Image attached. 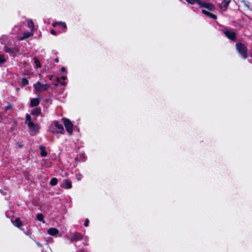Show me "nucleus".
<instances>
[{"instance_id": "1", "label": "nucleus", "mask_w": 252, "mask_h": 252, "mask_svg": "<svg viewBox=\"0 0 252 252\" xmlns=\"http://www.w3.org/2000/svg\"><path fill=\"white\" fill-rule=\"evenodd\" d=\"M25 123L27 125L30 132L36 133L38 131L39 126L32 121L31 117L29 114L26 115Z\"/></svg>"}, {"instance_id": "2", "label": "nucleus", "mask_w": 252, "mask_h": 252, "mask_svg": "<svg viewBox=\"0 0 252 252\" xmlns=\"http://www.w3.org/2000/svg\"><path fill=\"white\" fill-rule=\"evenodd\" d=\"M34 88V92L37 94L47 91L50 87V85L48 83L42 84L39 81H37L33 85Z\"/></svg>"}, {"instance_id": "3", "label": "nucleus", "mask_w": 252, "mask_h": 252, "mask_svg": "<svg viewBox=\"0 0 252 252\" xmlns=\"http://www.w3.org/2000/svg\"><path fill=\"white\" fill-rule=\"evenodd\" d=\"M236 48L242 58L245 59L247 58V48L246 46L241 43H238L236 44Z\"/></svg>"}, {"instance_id": "4", "label": "nucleus", "mask_w": 252, "mask_h": 252, "mask_svg": "<svg viewBox=\"0 0 252 252\" xmlns=\"http://www.w3.org/2000/svg\"><path fill=\"white\" fill-rule=\"evenodd\" d=\"M51 131L54 133H63L64 128L58 122H54L51 127Z\"/></svg>"}, {"instance_id": "5", "label": "nucleus", "mask_w": 252, "mask_h": 252, "mask_svg": "<svg viewBox=\"0 0 252 252\" xmlns=\"http://www.w3.org/2000/svg\"><path fill=\"white\" fill-rule=\"evenodd\" d=\"M63 121L68 133L71 135L73 132V124L69 120L66 118H63Z\"/></svg>"}, {"instance_id": "6", "label": "nucleus", "mask_w": 252, "mask_h": 252, "mask_svg": "<svg viewBox=\"0 0 252 252\" xmlns=\"http://www.w3.org/2000/svg\"><path fill=\"white\" fill-rule=\"evenodd\" d=\"M198 4L200 7H204L207 8L208 10L213 11L215 9V7L213 4L209 2H205L200 1H198Z\"/></svg>"}, {"instance_id": "7", "label": "nucleus", "mask_w": 252, "mask_h": 252, "mask_svg": "<svg viewBox=\"0 0 252 252\" xmlns=\"http://www.w3.org/2000/svg\"><path fill=\"white\" fill-rule=\"evenodd\" d=\"M67 238L70 240L71 242H73L81 240L83 238V235L78 232H75L72 233L70 237H67Z\"/></svg>"}, {"instance_id": "8", "label": "nucleus", "mask_w": 252, "mask_h": 252, "mask_svg": "<svg viewBox=\"0 0 252 252\" xmlns=\"http://www.w3.org/2000/svg\"><path fill=\"white\" fill-rule=\"evenodd\" d=\"M223 32L226 37L231 40H234L236 38L235 32L231 30H226Z\"/></svg>"}, {"instance_id": "9", "label": "nucleus", "mask_w": 252, "mask_h": 252, "mask_svg": "<svg viewBox=\"0 0 252 252\" xmlns=\"http://www.w3.org/2000/svg\"><path fill=\"white\" fill-rule=\"evenodd\" d=\"M4 51L7 53H11L13 56L15 55L19 51V48L15 47L13 48H9L5 47Z\"/></svg>"}, {"instance_id": "10", "label": "nucleus", "mask_w": 252, "mask_h": 252, "mask_svg": "<svg viewBox=\"0 0 252 252\" xmlns=\"http://www.w3.org/2000/svg\"><path fill=\"white\" fill-rule=\"evenodd\" d=\"M61 187L65 189H69L72 188V183L70 180L65 179L63 181Z\"/></svg>"}, {"instance_id": "11", "label": "nucleus", "mask_w": 252, "mask_h": 252, "mask_svg": "<svg viewBox=\"0 0 252 252\" xmlns=\"http://www.w3.org/2000/svg\"><path fill=\"white\" fill-rule=\"evenodd\" d=\"M40 101L38 98H32L31 100L30 105L32 107L37 106L39 104Z\"/></svg>"}, {"instance_id": "12", "label": "nucleus", "mask_w": 252, "mask_h": 252, "mask_svg": "<svg viewBox=\"0 0 252 252\" xmlns=\"http://www.w3.org/2000/svg\"><path fill=\"white\" fill-rule=\"evenodd\" d=\"M48 233L50 235L55 236L59 233V231L55 228H50L48 230Z\"/></svg>"}, {"instance_id": "13", "label": "nucleus", "mask_w": 252, "mask_h": 252, "mask_svg": "<svg viewBox=\"0 0 252 252\" xmlns=\"http://www.w3.org/2000/svg\"><path fill=\"white\" fill-rule=\"evenodd\" d=\"M202 12L203 14H204L205 15H206V16H208V17H210V18H212V19H213L214 20L217 19V16L215 15H214V14H212V13L207 11L206 10L202 9Z\"/></svg>"}, {"instance_id": "14", "label": "nucleus", "mask_w": 252, "mask_h": 252, "mask_svg": "<svg viewBox=\"0 0 252 252\" xmlns=\"http://www.w3.org/2000/svg\"><path fill=\"white\" fill-rule=\"evenodd\" d=\"M202 12L203 14H204L205 15H206V16H208V17H210V18H212V19H213L214 20L217 19V16L215 15H214V14H212V13L207 11L206 10L202 9Z\"/></svg>"}, {"instance_id": "15", "label": "nucleus", "mask_w": 252, "mask_h": 252, "mask_svg": "<svg viewBox=\"0 0 252 252\" xmlns=\"http://www.w3.org/2000/svg\"><path fill=\"white\" fill-rule=\"evenodd\" d=\"M33 35V31L31 32H25L23 33V36L20 38V40H23L25 38H28Z\"/></svg>"}, {"instance_id": "16", "label": "nucleus", "mask_w": 252, "mask_h": 252, "mask_svg": "<svg viewBox=\"0 0 252 252\" xmlns=\"http://www.w3.org/2000/svg\"><path fill=\"white\" fill-rule=\"evenodd\" d=\"M13 223L15 226L18 227H20L22 225V222L19 218H16L15 220L13 221Z\"/></svg>"}, {"instance_id": "17", "label": "nucleus", "mask_w": 252, "mask_h": 252, "mask_svg": "<svg viewBox=\"0 0 252 252\" xmlns=\"http://www.w3.org/2000/svg\"><path fill=\"white\" fill-rule=\"evenodd\" d=\"M41 110L38 108H35L32 110V114L33 115L38 116L40 114Z\"/></svg>"}, {"instance_id": "18", "label": "nucleus", "mask_w": 252, "mask_h": 252, "mask_svg": "<svg viewBox=\"0 0 252 252\" xmlns=\"http://www.w3.org/2000/svg\"><path fill=\"white\" fill-rule=\"evenodd\" d=\"M28 26L31 29V31H33L34 29V24L33 22L31 20L27 21Z\"/></svg>"}, {"instance_id": "19", "label": "nucleus", "mask_w": 252, "mask_h": 252, "mask_svg": "<svg viewBox=\"0 0 252 252\" xmlns=\"http://www.w3.org/2000/svg\"><path fill=\"white\" fill-rule=\"evenodd\" d=\"M58 180L56 178H53L51 179L50 184L51 185L54 186L57 184Z\"/></svg>"}, {"instance_id": "20", "label": "nucleus", "mask_w": 252, "mask_h": 252, "mask_svg": "<svg viewBox=\"0 0 252 252\" xmlns=\"http://www.w3.org/2000/svg\"><path fill=\"white\" fill-rule=\"evenodd\" d=\"M37 219L42 221L43 223H45V221L43 220V215L42 214H38L36 216Z\"/></svg>"}, {"instance_id": "21", "label": "nucleus", "mask_w": 252, "mask_h": 252, "mask_svg": "<svg viewBox=\"0 0 252 252\" xmlns=\"http://www.w3.org/2000/svg\"><path fill=\"white\" fill-rule=\"evenodd\" d=\"M40 149L41 151V155L42 157H46L47 155V153L45 151V148L44 147H41Z\"/></svg>"}, {"instance_id": "22", "label": "nucleus", "mask_w": 252, "mask_h": 252, "mask_svg": "<svg viewBox=\"0 0 252 252\" xmlns=\"http://www.w3.org/2000/svg\"><path fill=\"white\" fill-rule=\"evenodd\" d=\"M28 83H29V81L27 78H24L22 79V80L21 81V84L22 85L26 86L27 84H28Z\"/></svg>"}, {"instance_id": "23", "label": "nucleus", "mask_w": 252, "mask_h": 252, "mask_svg": "<svg viewBox=\"0 0 252 252\" xmlns=\"http://www.w3.org/2000/svg\"><path fill=\"white\" fill-rule=\"evenodd\" d=\"M6 60L4 58V55H0V63H2L5 62Z\"/></svg>"}, {"instance_id": "24", "label": "nucleus", "mask_w": 252, "mask_h": 252, "mask_svg": "<svg viewBox=\"0 0 252 252\" xmlns=\"http://www.w3.org/2000/svg\"><path fill=\"white\" fill-rule=\"evenodd\" d=\"M189 3L191 4H194L195 2H196L198 4V1H200V0H186Z\"/></svg>"}, {"instance_id": "25", "label": "nucleus", "mask_w": 252, "mask_h": 252, "mask_svg": "<svg viewBox=\"0 0 252 252\" xmlns=\"http://www.w3.org/2000/svg\"><path fill=\"white\" fill-rule=\"evenodd\" d=\"M34 63H35L37 67H40V62H39V61L38 60L35 59H34Z\"/></svg>"}, {"instance_id": "26", "label": "nucleus", "mask_w": 252, "mask_h": 252, "mask_svg": "<svg viewBox=\"0 0 252 252\" xmlns=\"http://www.w3.org/2000/svg\"><path fill=\"white\" fill-rule=\"evenodd\" d=\"M230 1V0H223V5L225 7L227 6Z\"/></svg>"}, {"instance_id": "27", "label": "nucleus", "mask_w": 252, "mask_h": 252, "mask_svg": "<svg viewBox=\"0 0 252 252\" xmlns=\"http://www.w3.org/2000/svg\"><path fill=\"white\" fill-rule=\"evenodd\" d=\"M6 37V36H2L0 38V42L2 43H4V39H5Z\"/></svg>"}, {"instance_id": "28", "label": "nucleus", "mask_w": 252, "mask_h": 252, "mask_svg": "<svg viewBox=\"0 0 252 252\" xmlns=\"http://www.w3.org/2000/svg\"><path fill=\"white\" fill-rule=\"evenodd\" d=\"M60 25H61L64 28H66V24L64 22H60Z\"/></svg>"}, {"instance_id": "29", "label": "nucleus", "mask_w": 252, "mask_h": 252, "mask_svg": "<svg viewBox=\"0 0 252 252\" xmlns=\"http://www.w3.org/2000/svg\"><path fill=\"white\" fill-rule=\"evenodd\" d=\"M89 220L88 219H86L85 222H84V225L85 226H88V225H89Z\"/></svg>"}, {"instance_id": "30", "label": "nucleus", "mask_w": 252, "mask_h": 252, "mask_svg": "<svg viewBox=\"0 0 252 252\" xmlns=\"http://www.w3.org/2000/svg\"><path fill=\"white\" fill-rule=\"evenodd\" d=\"M60 22H55L52 24L53 27H56L57 25H60Z\"/></svg>"}, {"instance_id": "31", "label": "nucleus", "mask_w": 252, "mask_h": 252, "mask_svg": "<svg viewBox=\"0 0 252 252\" xmlns=\"http://www.w3.org/2000/svg\"><path fill=\"white\" fill-rule=\"evenodd\" d=\"M11 108H12L11 105H8V106L5 108V110H6V111H7L8 110L10 109Z\"/></svg>"}, {"instance_id": "32", "label": "nucleus", "mask_w": 252, "mask_h": 252, "mask_svg": "<svg viewBox=\"0 0 252 252\" xmlns=\"http://www.w3.org/2000/svg\"><path fill=\"white\" fill-rule=\"evenodd\" d=\"M50 32L53 35H56V32L54 30H52Z\"/></svg>"}, {"instance_id": "33", "label": "nucleus", "mask_w": 252, "mask_h": 252, "mask_svg": "<svg viewBox=\"0 0 252 252\" xmlns=\"http://www.w3.org/2000/svg\"><path fill=\"white\" fill-rule=\"evenodd\" d=\"M61 71H63V72L65 71H66L65 68L64 67H62Z\"/></svg>"}, {"instance_id": "34", "label": "nucleus", "mask_w": 252, "mask_h": 252, "mask_svg": "<svg viewBox=\"0 0 252 252\" xmlns=\"http://www.w3.org/2000/svg\"><path fill=\"white\" fill-rule=\"evenodd\" d=\"M61 78L63 80H65L66 79V76H63L61 77Z\"/></svg>"}, {"instance_id": "35", "label": "nucleus", "mask_w": 252, "mask_h": 252, "mask_svg": "<svg viewBox=\"0 0 252 252\" xmlns=\"http://www.w3.org/2000/svg\"><path fill=\"white\" fill-rule=\"evenodd\" d=\"M52 78H53V76L52 75H51V76H49V79L51 80L52 79Z\"/></svg>"}, {"instance_id": "36", "label": "nucleus", "mask_w": 252, "mask_h": 252, "mask_svg": "<svg viewBox=\"0 0 252 252\" xmlns=\"http://www.w3.org/2000/svg\"><path fill=\"white\" fill-rule=\"evenodd\" d=\"M36 244H37V245L39 247H41V245L40 244H39V243L36 242Z\"/></svg>"}, {"instance_id": "37", "label": "nucleus", "mask_w": 252, "mask_h": 252, "mask_svg": "<svg viewBox=\"0 0 252 252\" xmlns=\"http://www.w3.org/2000/svg\"><path fill=\"white\" fill-rule=\"evenodd\" d=\"M65 84H66L65 82H63L62 83V85H65Z\"/></svg>"}, {"instance_id": "38", "label": "nucleus", "mask_w": 252, "mask_h": 252, "mask_svg": "<svg viewBox=\"0 0 252 252\" xmlns=\"http://www.w3.org/2000/svg\"><path fill=\"white\" fill-rule=\"evenodd\" d=\"M55 62H56V63H58V62H59V60H58V59H55Z\"/></svg>"}, {"instance_id": "39", "label": "nucleus", "mask_w": 252, "mask_h": 252, "mask_svg": "<svg viewBox=\"0 0 252 252\" xmlns=\"http://www.w3.org/2000/svg\"><path fill=\"white\" fill-rule=\"evenodd\" d=\"M60 80V78H57V82H59Z\"/></svg>"}, {"instance_id": "40", "label": "nucleus", "mask_w": 252, "mask_h": 252, "mask_svg": "<svg viewBox=\"0 0 252 252\" xmlns=\"http://www.w3.org/2000/svg\"><path fill=\"white\" fill-rule=\"evenodd\" d=\"M55 86H57L58 85V83L55 84Z\"/></svg>"}]
</instances>
